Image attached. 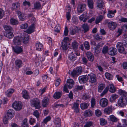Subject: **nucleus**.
I'll use <instances>...</instances> for the list:
<instances>
[{
    "label": "nucleus",
    "mask_w": 127,
    "mask_h": 127,
    "mask_svg": "<svg viewBox=\"0 0 127 127\" xmlns=\"http://www.w3.org/2000/svg\"><path fill=\"white\" fill-rule=\"evenodd\" d=\"M70 39L68 37H64V39L62 42L61 47L62 48L63 50H66L67 49L70 45Z\"/></svg>",
    "instance_id": "obj_1"
},
{
    "label": "nucleus",
    "mask_w": 127,
    "mask_h": 127,
    "mask_svg": "<svg viewBox=\"0 0 127 127\" xmlns=\"http://www.w3.org/2000/svg\"><path fill=\"white\" fill-rule=\"evenodd\" d=\"M109 90V92L111 93H114L116 91V89L113 84H110L109 85L108 87H106L104 90L100 94V96H103Z\"/></svg>",
    "instance_id": "obj_2"
},
{
    "label": "nucleus",
    "mask_w": 127,
    "mask_h": 127,
    "mask_svg": "<svg viewBox=\"0 0 127 127\" xmlns=\"http://www.w3.org/2000/svg\"><path fill=\"white\" fill-rule=\"evenodd\" d=\"M30 102L32 106L35 107L37 109L40 108V102L38 98H34L31 100Z\"/></svg>",
    "instance_id": "obj_3"
},
{
    "label": "nucleus",
    "mask_w": 127,
    "mask_h": 127,
    "mask_svg": "<svg viewBox=\"0 0 127 127\" xmlns=\"http://www.w3.org/2000/svg\"><path fill=\"white\" fill-rule=\"evenodd\" d=\"M118 104L120 107L125 106L127 104V97H120L118 100Z\"/></svg>",
    "instance_id": "obj_4"
},
{
    "label": "nucleus",
    "mask_w": 127,
    "mask_h": 127,
    "mask_svg": "<svg viewBox=\"0 0 127 127\" xmlns=\"http://www.w3.org/2000/svg\"><path fill=\"white\" fill-rule=\"evenodd\" d=\"M71 88V79H69L67 80L66 83L65 84L63 87V91L66 93H68L69 91L68 89Z\"/></svg>",
    "instance_id": "obj_5"
},
{
    "label": "nucleus",
    "mask_w": 127,
    "mask_h": 127,
    "mask_svg": "<svg viewBox=\"0 0 127 127\" xmlns=\"http://www.w3.org/2000/svg\"><path fill=\"white\" fill-rule=\"evenodd\" d=\"M12 106L15 110L19 111L22 109L23 105L20 101H17L14 102L12 104Z\"/></svg>",
    "instance_id": "obj_6"
},
{
    "label": "nucleus",
    "mask_w": 127,
    "mask_h": 127,
    "mask_svg": "<svg viewBox=\"0 0 127 127\" xmlns=\"http://www.w3.org/2000/svg\"><path fill=\"white\" fill-rule=\"evenodd\" d=\"M79 44L75 40L72 42V49L74 51L75 53L76 56H79L80 53L78 51Z\"/></svg>",
    "instance_id": "obj_7"
},
{
    "label": "nucleus",
    "mask_w": 127,
    "mask_h": 127,
    "mask_svg": "<svg viewBox=\"0 0 127 127\" xmlns=\"http://www.w3.org/2000/svg\"><path fill=\"white\" fill-rule=\"evenodd\" d=\"M88 75L89 76V82L91 84H94L95 83L96 81V77L95 74H88Z\"/></svg>",
    "instance_id": "obj_8"
},
{
    "label": "nucleus",
    "mask_w": 127,
    "mask_h": 127,
    "mask_svg": "<svg viewBox=\"0 0 127 127\" xmlns=\"http://www.w3.org/2000/svg\"><path fill=\"white\" fill-rule=\"evenodd\" d=\"M86 5L85 4H78L77 7L78 12L79 13H82L86 9Z\"/></svg>",
    "instance_id": "obj_9"
},
{
    "label": "nucleus",
    "mask_w": 127,
    "mask_h": 127,
    "mask_svg": "<svg viewBox=\"0 0 127 127\" xmlns=\"http://www.w3.org/2000/svg\"><path fill=\"white\" fill-rule=\"evenodd\" d=\"M79 100H77L76 102L74 103L72 107L74 110V112L76 113H80V109L79 107V103L77 102L79 101Z\"/></svg>",
    "instance_id": "obj_10"
},
{
    "label": "nucleus",
    "mask_w": 127,
    "mask_h": 127,
    "mask_svg": "<svg viewBox=\"0 0 127 127\" xmlns=\"http://www.w3.org/2000/svg\"><path fill=\"white\" fill-rule=\"evenodd\" d=\"M127 126V120L125 119H122V121L118 122L117 127H126Z\"/></svg>",
    "instance_id": "obj_11"
},
{
    "label": "nucleus",
    "mask_w": 127,
    "mask_h": 127,
    "mask_svg": "<svg viewBox=\"0 0 127 127\" xmlns=\"http://www.w3.org/2000/svg\"><path fill=\"white\" fill-rule=\"evenodd\" d=\"M89 77L87 75H83L79 77V80L81 83H86L88 80Z\"/></svg>",
    "instance_id": "obj_12"
},
{
    "label": "nucleus",
    "mask_w": 127,
    "mask_h": 127,
    "mask_svg": "<svg viewBox=\"0 0 127 127\" xmlns=\"http://www.w3.org/2000/svg\"><path fill=\"white\" fill-rule=\"evenodd\" d=\"M99 103L101 107H104L107 105L108 100L105 98H102L100 100Z\"/></svg>",
    "instance_id": "obj_13"
},
{
    "label": "nucleus",
    "mask_w": 127,
    "mask_h": 127,
    "mask_svg": "<svg viewBox=\"0 0 127 127\" xmlns=\"http://www.w3.org/2000/svg\"><path fill=\"white\" fill-rule=\"evenodd\" d=\"M15 68L19 69L22 66V62L21 60L19 59L16 60L15 62Z\"/></svg>",
    "instance_id": "obj_14"
},
{
    "label": "nucleus",
    "mask_w": 127,
    "mask_h": 127,
    "mask_svg": "<svg viewBox=\"0 0 127 127\" xmlns=\"http://www.w3.org/2000/svg\"><path fill=\"white\" fill-rule=\"evenodd\" d=\"M21 40L24 43H27L29 41V36L27 34H24L21 37Z\"/></svg>",
    "instance_id": "obj_15"
},
{
    "label": "nucleus",
    "mask_w": 127,
    "mask_h": 127,
    "mask_svg": "<svg viewBox=\"0 0 127 127\" xmlns=\"http://www.w3.org/2000/svg\"><path fill=\"white\" fill-rule=\"evenodd\" d=\"M13 49L16 53L19 54L23 52V47L22 46H16L13 47Z\"/></svg>",
    "instance_id": "obj_16"
},
{
    "label": "nucleus",
    "mask_w": 127,
    "mask_h": 127,
    "mask_svg": "<svg viewBox=\"0 0 127 127\" xmlns=\"http://www.w3.org/2000/svg\"><path fill=\"white\" fill-rule=\"evenodd\" d=\"M96 4L97 8L102 9L104 6V3L102 0H98L96 2Z\"/></svg>",
    "instance_id": "obj_17"
},
{
    "label": "nucleus",
    "mask_w": 127,
    "mask_h": 127,
    "mask_svg": "<svg viewBox=\"0 0 127 127\" xmlns=\"http://www.w3.org/2000/svg\"><path fill=\"white\" fill-rule=\"evenodd\" d=\"M108 26L110 30H113L116 28L117 25L116 23L110 22L108 23Z\"/></svg>",
    "instance_id": "obj_18"
},
{
    "label": "nucleus",
    "mask_w": 127,
    "mask_h": 127,
    "mask_svg": "<svg viewBox=\"0 0 127 127\" xmlns=\"http://www.w3.org/2000/svg\"><path fill=\"white\" fill-rule=\"evenodd\" d=\"M21 41V37L16 36L14 37L13 42L14 44L16 45H19L20 44Z\"/></svg>",
    "instance_id": "obj_19"
},
{
    "label": "nucleus",
    "mask_w": 127,
    "mask_h": 127,
    "mask_svg": "<svg viewBox=\"0 0 127 127\" xmlns=\"http://www.w3.org/2000/svg\"><path fill=\"white\" fill-rule=\"evenodd\" d=\"M87 57L88 59L91 62H93L94 59V57L93 54L90 52H88L86 53Z\"/></svg>",
    "instance_id": "obj_20"
},
{
    "label": "nucleus",
    "mask_w": 127,
    "mask_h": 127,
    "mask_svg": "<svg viewBox=\"0 0 127 127\" xmlns=\"http://www.w3.org/2000/svg\"><path fill=\"white\" fill-rule=\"evenodd\" d=\"M14 112L13 109H9L7 111L6 116L11 119L14 115Z\"/></svg>",
    "instance_id": "obj_21"
},
{
    "label": "nucleus",
    "mask_w": 127,
    "mask_h": 127,
    "mask_svg": "<svg viewBox=\"0 0 127 127\" xmlns=\"http://www.w3.org/2000/svg\"><path fill=\"white\" fill-rule=\"evenodd\" d=\"M16 13L17 14L18 16L21 20L24 21L25 20V16L24 14L22 13L19 11H17Z\"/></svg>",
    "instance_id": "obj_22"
},
{
    "label": "nucleus",
    "mask_w": 127,
    "mask_h": 127,
    "mask_svg": "<svg viewBox=\"0 0 127 127\" xmlns=\"http://www.w3.org/2000/svg\"><path fill=\"white\" fill-rule=\"evenodd\" d=\"M4 35L5 36L9 39L11 38L14 36L13 33L11 31L8 32H4Z\"/></svg>",
    "instance_id": "obj_23"
},
{
    "label": "nucleus",
    "mask_w": 127,
    "mask_h": 127,
    "mask_svg": "<svg viewBox=\"0 0 127 127\" xmlns=\"http://www.w3.org/2000/svg\"><path fill=\"white\" fill-rule=\"evenodd\" d=\"M117 52L116 49L114 48L109 50L108 51V54L111 55H114L117 54Z\"/></svg>",
    "instance_id": "obj_24"
},
{
    "label": "nucleus",
    "mask_w": 127,
    "mask_h": 127,
    "mask_svg": "<svg viewBox=\"0 0 127 127\" xmlns=\"http://www.w3.org/2000/svg\"><path fill=\"white\" fill-rule=\"evenodd\" d=\"M20 5V4L19 2H16L15 3H13L11 7L12 10H16L19 8Z\"/></svg>",
    "instance_id": "obj_25"
},
{
    "label": "nucleus",
    "mask_w": 127,
    "mask_h": 127,
    "mask_svg": "<svg viewBox=\"0 0 127 127\" xmlns=\"http://www.w3.org/2000/svg\"><path fill=\"white\" fill-rule=\"evenodd\" d=\"M118 94L122 96L121 97H127V92L125 91L120 89L118 91Z\"/></svg>",
    "instance_id": "obj_26"
},
{
    "label": "nucleus",
    "mask_w": 127,
    "mask_h": 127,
    "mask_svg": "<svg viewBox=\"0 0 127 127\" xmlns=\"http://www.w3.org/2000/svg\"><path fill=\"white\" fill-rule=\"evenodd\" d=\"M34 25H31L27 30V32L28 34H31L34 32Z\"/></svg>",
    "instance_id": "obj_27"
},
{
    "label": "nucleus",
    "mask_w": 127,
    "mask_h": 127,
    "mask_svg": "<svg viewBox=\"0 0 127 127\" xmlns=\"http://www.w3.org/2000/svg\"><path fill=\"white\" fill-rule=\"evenodd\" d=\"M49 101V98L46 97H45L42 101V105L44 107H45L48 105Z\"/></svg>",
    "instance_id": "obj_28"
},
{
    "label": "nucleus",
    "mask_w": 127,
    "mask_h": 127,
    "mask_svg": "<svg viewBox=\"0 0 127 127\" xmlns=\"http://www.w3.org/2000/svg\"><path fill=\"white\" fill-rule=\"evenodd\" d=\"M22 96L25 99H28L29 98V96L27 91L24 90L22 92Z\"/></svg>",
    "instance_id": "obj_29"
},
{
    "label": "nucleus",
    "mask_w": 127,
    "mask_h": 127,
    "mask_svg": "<svg viewBox=\"0 0 127 127\" xmlns=\"http://www.w3.org/2000/svg\"><path fill=\"white\" fill-rule=\"evenodd\" d=\"M118 97V95L116 94H113L111 95L110 98V100L111 102H112Z\"/></svg>",
    "instance_id": "obj_30"
},
{
    "label": "nucleus",
    "mask_w": 127,
    "mask_h": 127,
    "mask_svg": "<svg viewBox=\"0 0 127 127\" xmlns=\"http://www.w3.org/2000/svg\"><path fill=\"white\" fill-rule=\"evenodd\" d=\"M36 49L38 51H41L42 48V45L39 42H38L36 43L35 45Z\"/></svg>",
    "instance_id": "obj_31"
},
{
    "label": "nucleus",
    "mask_w": 127,
    "mask_h": 127,
    "mask_svg": "<svg viewBox=\"0 0 127 127\" xmlns=\"http://www.w3.org/2000/svg\"><path fill=\"white\" fill-rule=\"evenodd\" d=\"M112 107L110 106L104 109V111L105 113L109 114L112 112Z\"/></svg>",
    "instance_id": "obj_32"
},
{
    "label": "nucleus",
    "mask_w": 127,
    "mask_h": 127,
    "mask_svg": "<svg viewBox=\"0 0 127 127\" xmlns=\"http://www.w3.org/2000/svg\"><path fill=\"white\" fill-rule=\"evenodd\" d=\"M61 120L59 117L56 118L55 121V123L57 124L56 127H60L61 125Z\"/></svg>",
    "instance_id": "obj_33"
},
{
    "label": "nucleus",
    "mask_w": 127,
    "mask_h": 127,
    "mask_svg": "<svg viewBox=\"0 0 127 127\" xmlns=\"http://www.w3.org/2000/svg\"><path fill=\"white\" fill-rule=\"evenodd\" d=\"M92 114V112L90 110L85 111L84 113V116L86 117L91 116Z\"/></svg>",
    "instance_id": "obj_34"
},
{
    "label": "nucleus",
    "mask_w": 127,
    "mask_h": 127,
    "mask_svg": "<svg viewBox=\"0 0 127 127\" xmlns=\"http://www.w3.org/2000/svg\"><path fill=\"white\" fill-rule=\"evenodd\" d=\"M62 95V93L59 92H57L54 94L53 97L55 99H58L60 98Z\"/></svg>",
    "instance_id": "obj_35"
},
{
    "label": "nucleus",
    "mask_w": 127,
    "mask_h": 127,
    "mask_svg": "<svg viewBox=\"0 0 127 127\" xmlns=\"http://www.w3.org/2000/svg\"><path fill=\"white\" fill-rule=\"evenodd\" d=\"M82 27L84 30V33L87 32L89 30V26L87 24H83L82 26Z\"/></svg>",
    "instance_id": "obj_36"
},
{
    "label": "nucleus",
    "mask_w": 127,
    "mask_h": 127,
    "mask_svg": "<svg viewBox=\"0 0 127 127\" xmlns=\"http://www.w3.org/2000/svg\"><path fill=\"white\" fill-rule=\"evenodd\" d=\"M109 117L110 121L112 122H116L119 120L118 119L113 115H110Z\"/></svg>",
    "instance_id": "obj_37"
},
{
    "label": "nucleus",
    "mask_w": 127,
    "mask_h": 127,
    "mask_svg": "<svg viewBox=\"0 0 127 127\" xmlns=\"http://www.w3.org/2000/svg\"><path fill=\"white\" fill-rule=\"evenodd\" d=\"M80 107L82 110H84L87 109L89 105V104L86 102H84L80 104Z\"/></svg>",
    "instance_id": "obj_38"
},
{
    "label": "nucleus",
    "mask_w": 127,
    "mask_h": 127,
    "mask_svg": "<svg viewBox=\"0 0 127 127\" xmlns=\"http://www.w3.org/2000/svg\"><path fill=\"white\" fill-rule=\"evenodd\" d=\"M108 13L107 14V16L109 18H112L113 17L114 15V13H116V10H114V11L112 10L109 11L108 12Z\"/></svg>",
    "instance_id": "obj_39"
},
{
    "label": "nucleus",
    "mask_w": 127,
    "mask_h": 127,
    "mask_svg": "<svg viewBox=\"0 0 127 127\" xmlns=\"http://www.w3.org/2000/svg\"><path fill=\"white\" fill-rule=\"evenodd\" d=\"M88 6L91 9L94 8V2L93 0H88Z\"/></svg>",
    "instance_id": "obj_40"
},
{
    "label": "nucleus",
    "mask_w": 127,
    "mask_h": 127,
    "mask_svg": "<svg viewBox=\"0 0 127 127\" xmlns=\"http://www.w3.org/2000/svg\"><path fill=\"white\" fill-rule=\"evenodd\" d=\"M105 87V85L104 84H101L98 86V91L99 92H101Z\"/></svg>",
    "instance_id": "obj_41"
},
{
    "label": "nucleus",
    "mask_w": 127,
    "mask_h": 127,
    "mask_svg": "<svg viewBox=\"0 0 127 127\" xmlns=\"http://www.w3.org/2000/svg\"><path fill=\"white\" fill-rule=\"evenodd\" d=\"M3 28L4 30L7 32L12 31L13 28L10 26L5 25L3 26Z\"/></svg>",
    "instance_id": "obj_42"
},
{
    "label": "nucleus",
    "mask_w": 127,
    "mask_h": 127,
    "mask_svg": "<svg viewBox=\"0 0 127 127\" xmlns=\"http://www.w3.org/2000/svg\"><path fill=\"white\" fill-rule=\"evenodd\" d=\"M41 5L39 2H35L34 4V8L35 9H38L40 8Z\"/></svg>",
    "instance_id": "obj_43"
},
{
    "label": "nucleus",
    "mask_w": 127,
    "mask_h": 127,
    "mask_svg": "<svg viewBox=\"0 0 127 127\" xmlns=\"http://www.w3.org/2000/svg\"><path fill=\"white\" fill-rule=\"evenodd\" d=\"M103 19V17L102 15H100L97 17L95 21V23L96 24H97L102 20Z\"/></svg>",
    "instance_id": "obj_44"
},
{
    "label": "nucleus",
    "mask_w": 127,
    "mask_h": 127,
    "mask_svg": "<svg viewBox=\"0 0 127 127\" xmlns=\"http://www.w3.org/2000/svg\"><path fill=\"white\" fill-rule=\"evenodd\" d=\"M14 92V90L13 89H9L5 92L6 95L7 96L9 97L10 94L13 93Z\"/></svg>",
    "instance_id": "obj_45"
},
{
    "label": "nucleus",
    "mask_w": 127,
    "mask_h": 127,
    "mask_svg": "<svg viewBox=\"0 0 127 127\" xmlns=\"http://www.w3.org/2000/svg\"><path fill=\"white\" fill-rule=\"evenodd\" d=\"M10 22L11 24L13 25L17 24L18 23V21L13 18H11L10 19Z\"/></svg>",
    "instance_id": "obj_46"
},
{
    "label": "nucleus",
    "mask_w": 127,
    "mask_h": 127,
    "mask_svg": "<svg viewBox=\"0 0 127 127\" xmlns=\"http://www.w3.org/2000/svg\"><path fill=\"white\" fill-rule=\"evenodd\" d=\"M27 119L25 118L23 121L22 123V126L23 127H29V126L27 123Z\"/></svg>",
    "instance_id": "obj_47"
},
{
    "label": "nucleus",
    "mask_w": 127,
    "mask_h": 127,
    "mask_svg": "<svg viewBox=\"0 0 127 127\" xmlns=\"http://www.w3.org/2000/svg\"><path fill=\"white\" fill-rule=\"evenodd\" d=\"M100 124L101 126L105 125L107 122V121L105 119L103 118H101L100 119Z\"/></svg>",
    "instance_id": "obj_48"
},
{
    "label": "nucleus",
    "mask_w": 127,
    "mask_h": 127,
    "mask_svg": "<svg viewBox=\"0 0 127 127\" xmlns=\"http://www.w3.org/2000/svg\"><path fill=\"white\" fill-rule=\"evenodd\" d=\"M94 37L95 40H100L102 39V37L100 35H99L97 34H95L94 35Z\"/></svg>",
    "instance_id": "obj_49"
},
{
    "label": "nucleus",
    "mask_w": 127,
    "mask_h": 127,
    "mask_svg": "<svg viewBox=\"0 0 127 127\" xmlns=\"http://www.w3.org/2000/svg\"><path fill=\"white\" fill-rule=\"evenodd\" d=\"M84 45L85 48L87 50H89L90 49V46L89 42L86 41L84 43Z\"/></svg>",
    "instance_id": "obj_50"
},
{
    "label": "nucleus",
    "mask_w": 127,
    "mask_h": 127,
    "mask_svg": "<svg viewBox=\"0 0 127 127\" xmlns=\"http://www.w3.org/2000/svg\"><path fill=\"white\" fill-rule=\"evenodd\" d=\"M108 47L107 46H105L103 47L102 51L103 54H106L107 52L108 53Z\"/></svg>",
    "instance_id": "obj_51"
},
{
    "label": "nucleus",
    "mask_w": 127,
    "mask_h": 127,
    "mask_svg": "<svg viewBox=\"0 0 127 127\" xmlns=\"http://www.w3.org/2000/svg\"><path fill=\"white\" fill-rule=\"evenodd\" d=\"M105 76L109 80H111L112 79V75L106 72L105 74Z\"/></svg>",
    "instance_id": "obj_52"
},
{
    "label": "nucleus",
    "mask_w": 127,
    "mask_h": 127,
    "mask_svg": "<svg viewBox=\"0 0 127 127\" xmlns=\"http://www.w3.org/2000/svg\"><path fill=\"white\" fill-rule=\"evenodd\" d=\"M116 77H117L118 80L120 82L123 84V86L124 84V82L123 80L122 77L118 75H116Z\"/></svg>",
    "instance_id": "obj_53"
},
{
    "label": "nucleus",
    "mask_w": 127,
    "mask_h": 127,
    "mask_svg": "<svg viewBox=\"0 0 127 127\" xmlns=\"http://www.w3.org/2000/svg\"><path fill=\"white\" fill-rule=\"evenodd\" d=\"M90 97V96L86 94H84L82 96V98L85 100H86L89 99Z\"/></svg>",
    "instance_id": "obj_54"
},
{
    "label": "nucleus",
    "mask_w": 127,
    "mask_h": 127,
    "mask_svg": "<svg viewBox=\"0 0 127 127\" xmlns=\"http://www.w3.org/2000/svg\"><path fill=\"white\" fill-rule=\"evenodd\" d=\"M60 26L58 25H56L54 29V30L55 32L58 33L60 32Z\"/></svg>",
    "instance_id": "obj_55"
},
{
    "label": "nucleus",
    "mask_w": 127,
    "mask_h": 127,
    "mask_svg": "<svg viewBox=\"0 0 127 127\" xmlns=\"http://www.w3.org/2000/svg\"><path fill=\"white\" fill-rule=\"evenodd\" d=\"M75 70L77 72L79 75L82 72V68L81 67H77Z\"/></svg>",
    "instance_id": "obj_56"
},
{
    "label": "nucleus",
    "mask_w": 127,
    "mask_h": 127,
    "mask_svg": "<svg viewBox=\"0 0 127 127\" xmlns=\"http://www.w3.org/2000/svg\"><path fill=\"white\" fill-rule=\"evenodd\" d=\"M7 117V116H5V117L3 118V121L4 124H7L8 122V120H10L11 119Z\"/></svg>",
    "instance_id": "obj_57"
},
{
    "label": "nucleus",
    "mask_w": 127,
    "mask_h": 127,
    "mask_svg": "<svg viewBox=\"0 0 127 127\" xmlns=\"http://www.w3.org/2000/svg\"><path fill=\"white\" fill-rule=\"evenodd\" d=\"M51 118L50 116H48L46 117L43 120V122L45 124H46L47 122L51 120Z\"/></svg>",
    "instance_id": "obj_58"
},
{
    "label": "nucleus",
    "mask_w": 127,
    "mask_h": 127,
    "mask_svg": "<svg viewBox=\"0 0 127 127\" xmlns=\"http://www.w3.org/2000/svg\"><path fill=\"white\" fill-rule=\"evenodd\" d=\"M78 75H79L75 70H73V71L72 72V77L75 78Z\"/></svg>",
    "instance_id": "obj_59"
},
{
    "label": "nucleus",
    "mask_w": 127,
    "mask_h": 127,
    "mask_svg": "<svg viewBox=\"0 0 127 127\" xmlns=\"http://www.w3.org/2000/svg\"><path fill=\"white\" fill-rule=\"evenodd\" d=\"M28 26L27 23H25L21 25L20 26V28L21 29H25L27 28Z\"/></svg>",
    "instance_id": "obj_60"
},
{
    "label": "nucleus",
    "mask_w": 127,
    "mask_h": 127,
    "mask_svg": "<svg viewBox=\"0 0 127 127\" xmlns=\"http://www.w3.org/2000/svg\"><path fill=\"white\" fill-rule=\"evenodd\" d=\"M91 106L94 107L95 104V99L94 98H92L91 100Z\"/></svg>",
    "instance_id": "obj_61"
},
{
    "label": "nucleus",
    "mask_w": 127,
    "mask_h": 127,
    "mask_svg": "<svg viewBox=\"0 0 127 127\" xmlns=\"http://www.w3.org/2000/svg\"><path fill=\"white\" fill-rule=\"evenodd\" d=\"M95 113L96 115L98 117L100 116L101 115V112L100 110L98 109L95 110Z\"/></svg>",
    "instance_id": "obj_62"
},
{
    "label": "nucleus",
    "mask_w": 127,
    "mask_h": 127,
    "mask_svg": "<svg viewBox=\"0 0 127 127\" xmlns=\"http://www.w3.org/2000/svg\"><path fill=\"white\" fill-rule=\"evenodd\" d=\"M83 86H77L75 87L74 90L76 91H77L78 90H80L83 89Z\"/></svg>",
    "instance_id": "obj_63"
},
{
    "label": "nucleus",
    "mask_w": 127,
    "mask_h": 127,
    "mask_svg": "<svg viewBox=\"0 0 127 127\" xmlns=\"http://www.w3.org/2000/svg\"><path fill=\"white\" fill-rule=\"evenodd\" d=\"M32 25H34L35 24L36 19L34 17L32 18L30 20Z\"/></svg>",
    "instance_id": "obj_64"
}]
</instances>
